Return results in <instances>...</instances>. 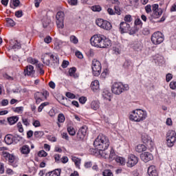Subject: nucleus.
Here are the masks:
<instances>
[{
    "instance_id": "obj_13",
    "label": "nucleus",
    "mask_w": 176,
    "mask_h": 176,
    "mask_svg": "<svg viewBox=\"0 0 176 176\" xmlns=\"http://www.w3.org/2000/svg\"><path fill=\"white\" fill-rule=\"evenodd\" d=\"M142 141L143 144H145L146 146L148 148H153V141L146 133H143L142 135Z\"/></svg>"
},
{
    "instance_id": "obj_10",
    "label": "nucleus",
    "mask_w": 176,
    "mask_h": 176,
    "mask_svg": "<svg viewBox=\"0 0 176 176\" xmlns=\"http://www.w3.org/2000/svg\"><path fill=\"white\" fill-rule=\"evenodd\" d=\"M96 25L100 28L103 30H106L107 31H109L112 30V23L107 20H104L102 19H98L96 21Z\"/></svg>"
},
{
    "instance_id": "obj_26",
    "label": "nucleus",
    "mask_w": 176,
    "mask_h": 176,
    "mask_svg": "<svg viewBox=\"0 0 176 176\" xmlns=\"http://www.w3.org/2000/svg\"><path fill=\"white\" fill-rule=\"evenodd\" d=\"M113 160H116V162L121 164V166H124V164H126V160L122 157H116V153H115V157L113 159Z\"/></svg>"
},
{
    "instance_id": "obj_49",
    "label": "nucleus",
    "mask_w": 176,
    "mask_h": 176,
    "mask_svg": "<svg viewBox=\"0 0 176 176\" xmlns=\"http://www.w3.org/2000/svg\"><path fill=\"white\" fill-rule=\"evenodd\" d=\"M56 25L58 28L63 30L64 28V21H56Z\"/></svg>"
},
{
    "instance_id": "obj_32",
    "label": "nucleus",
    "mask_w": 176,
    "mask_h": 176,
    "mask_svg": "<svg viewBox=\"0 0 176 176\" xmlns=\"http://www.w3.org/2000/svg\"><path fill=\"white\" fill-rule=\"evenodd\" d=\"M23 140V138L19 135H12V144H17Z\"/></svg>"
},
{
    "instance_id": "obj_59",
    "label": "nucleus",
    "mask_w": 176,
    "mask_h": 176,
    "mask_svg": "<svg viewBox=\"0 0 176 176\" xmlns=\"http://www.w3.org/2000/svg\"><path fill=\"white\" fill-rule=\"evenodd\" d=\"M17 127L19 129V133H23V131H24V129H23V124L21 122H19L17 123Z\"/></svg>"
},
{
    "instance_id": "obj_58",
    "label": "nucleus",
    "mask_w": 176,
    "mask_h": 176,
    "mask_svg": "<svg viewBox=\"0 0 176 176\" xmlns=\"http://www.w3.org/2000/svg\"><path fill=\"white\" fill-rule=\"evenodd\" d=\"M86 101H87V98L85 97V96H81L79 98V102L80 104H85Z\"/></svg>"
},
{
    "instance_id": "obj_35",
    "label": "nucleus",
    "mask_w": 176,
    "mask_h": 176,
    "mask_svg": "<svg viewBox=\"0 0 176 176\" xmlns=\"http://www.w3.org/2000/svg\"><path fill=\"white\" fill-rule=\"evenodd\" d=\"M76 72V67H72L69 69V76H73V78H76L75 73Z\"/></svg>"
},
{
    "instance_id": "obj_25",
    "label": "nucleus",
    "mask_w": 176,
    "mask_h": 176,
    "mask_svg": "<svg viewBox=\"0 0 176 176\" xmlns=\"http://www.w3.org/2000/svg\"><path fill=\"white\" fill-rule=\"evenodd\" d=\"M133 49L135 52H141V50H142V45L141 44V43H140L138 41H135L133 43Z\"/></svg>"
},
{
    "instance_id": "obj_24",
    "label": "nucleus",
    "mask_w": 176,
    "mask_h": 176,
    "mask_svg": "<svg viewBox=\"0 0 176 176\" xmlns=\"http://www.w3.org/2000/svg\"><path fill=\"white\" fill-rule=\"evenodd\" d=\"M61 175V169H56L45 174V176H60Z\"/></svg>"
},
{
    "instance_id": "obj_19",
    "label": "nucleus",
    "mask_w": 176,
    "mask_h": 176,
    "mask_svg": "<svg viewBox=\"0 0 176 176\" xmlns=\"http://www.w3.org/2000/svg\"><path fill=\"white\" fill-rule=\"evenodd\" d=\"M10 48L13 50L21 49V44L17 41L11 40L10 41Z\"/></svg>"
},
{
    "instance_id": "obj_7",
    "label": "nucleus",
    "mask_w": 176,
    "mask_h": 176,
    "mask_svg": "<svg viewBox=\"0 0 176 176\" xmlns=\"http://www.w3.org/2000/svg\"><path fill=\"white\" fill-rule=\"evenodd\" d=\"M153 13L151 16L148 17V20L152 21L153 19H159L163 14V10L159 8V4H154L152 6Z\"/></svg>"
},
{
    "instance_id": "obj_50",
    "label": "nucleus",
    "mask_w": 176,
    "mask_h": 176,
    "mask_svg": "<svg viewBox=\"0 0 176 176\" xmlns=\"http://www.w3.org/2000/svg\"><path fill=\"white\" fill-rule=\"evenodd\" d=\"M56 163H60L61 162V155L60 154H56L54 155Z\"/></svg>"
},
{
    "instance_id": "obj_8",
    "label": "nucleus",
    "mask_w": 176,
    "mask_h": 176,
    "mask_svg": "<svg viewBox=\"0 0 176 176\" xmlns=\"http://www.w3.org/2000/svg\"><path fill=\"white\" fill-rule=\"evenodd\" d=\"M101 63L97 59H94L91 64V69L94 76H98L101 74Z\"/></svg>"
},
{
    "instance_id": "obj_56",
    "label": "nucleus",
    "mask_w": 176,
    "mask_h": 176,
    "mask_svg": "<svg viewBox=\"0 0 176 176\" xmlns=\"http://www.w3.org/2000/svg\"><path fill=\"white\" fill-rule=\"evenodd\" d=\"M3 78L7 79V80H14V78L10 76H8V74H3Z\"/></svg>"
},
{
    "instance_id": "obj_3",
    "label": "nucleus",
    "mask_w": 176,
    "mask_h": 176,
    "mask_svg": "<svg viewBox=\"0 0 176 176\" xmlns=\"http://www.w3.org/2000/svg\"><path fill=\"white\" fill-rule=\"evenodd\" d=\"M1 151L3 160H8L10 166H12V167H17L19 164V158L16 157L13 154L5 151H8V148L5 146L1 147Z\"/></svg>"
},
{
    "instance_id": "obj_54",
    "label": "nucleus",
    "mask_w": 176,
    "mask_h": 176,
    "mask_svg": "<svg viewBox=\"0 0 176 176\" xmlns=\"http://www.w3.org/2000/svg\"><path fill=\"white\" fill-rule=\"evenodd\" d=\"M134 24L135 25H140V27H142V21H141L140 19L138 18L135 20Z\"/></svg>"
},
{
    "instance_id": "obj_20",
    "label": "nucleus",
    "mask_w": 176,
    "mask_h": 176,
    "mask_svg": "<svg viewBox=\"0 0 176 176\" xmlns=\"http://www.w3.org/2000/svg\"><path fill=\"white\" fill-rule=\"evenodd\" d=\"M49 56H50V60L52 61L54 65H58L60 64V58H58V56L54 55L53 54H49Z\"/></svg>"
},
{
    "instance_id": "obj_34",
    "label": "nucleus",
    "mask_w": 176,
    "mask_h": 176,
    "mask_svg": "<svg viewBox=\"0 0 176 176\" xmlns=\"http://www.w3.org/2000/svg\"><path fill=\"white\" fill-rule=\"evenodd\" d=\"M69 41L72 43H74V45H78V43H79V40L78 39V37H76L74 35L70 36Z\"/></svg>"
},
{
    "instance_id": "obj_27",
    "label": "nucleus",
    "mask_w": 176,
    "mask_h": 176,
    "mask_svg": "<svg viewBox=\"0 0 176 176\" xmlns=\"http://www.w3.org/2000/svg\"><path fill=\"white\" fill-rule=\"evenodd\" d=\"M135 151L138 153H142V152H145V151H146V146L144 144H138L135 148Z\"/></svg>"
},
{
    "instance_id": "obj_37",
    "label": "nucleus",
    "mask_w": 176,
    "mask_h": 176,
    "mask_svg": "<svg viewBox=\"0 0 176 176\" xmlns=\"http://www.w3.org/2000/svg\"><path fill=\"white\" fill-rule=\"evenodd\" d=\"M58 122L59 123H64L65 122V116L63 113H59L58 116Z\"/></svg>"
},
{
    "instance_id": "obj_16",
    "label": "nucleus",
    "mask_w": 176,
    "mask_h": 176,
    "mask_svg": "<svg viewBox=\"0 0 176 176\" xmlns=\"http://www.w3.org/2000/svg\"><path fill=\"white\" fill-rule=\"evenodd\" d=\"M141 160L144 162V163H148L151 160H153V155L149 152H144L140 155Z\"/></svg>"
},
{
    "instance_id": "obj_40",
    "label": "nucleus",
    "mask_w": 176,
    "mask_h": 176,
    "mask_svg": "<svg viewBox=\"0 0 176 176\" xmlns=\"http://www.w3.org/2000/svg\"><path fill=\"white\" fill-rule=\"evenodd\" d=\"M45 133H43V131H35L34 133V135L36 138H41V137H43V135H44Z\"/></svg>"
},
{
    "instance_id": "obj_53",
    "label": "nucleus",
    "mask_w": 176,
    "mask_h": 176,
    "mask_svg": "<svg viewBox=\"0 0 176 176\" xmlns=\"http://www.w3.org/2000/svg\"><path fill=\"white\" fill-rule=\"evenodd\" d=\"M34 98H40L43 100V94H42V92H36L34 94Z\"/></svg>"
},
{
    "instance_id": "obj_4",
    "label": "nucleus",
    "mask_w": 176,
    "mask_h": 176,
    "mask_svg": "<svg viewBox=\"0 0 176 176\" xmlns=\"http://www.w3.org/2000/svg\"><path fill=\"white\" fill-rule=\"evenodd\" d=\"M146 111L142 109H136L129 116V119L132 122H142L146 119Z\"/></svg>"
},
{
    "instance_id": "obj_48",
    "label": "nucleus",
    "mask_w": 176,
    "mask_h": 176,
    "mask_svg": "<svg viewBox=\"0 0 176 176\" xmlns=\"http://www.w3.org/2000/svg\"><path fill=\"white\" fill-rule=\"evenodd\" d=\"M38 156L39 157H46V156H47V153L43 150H41L38 153Z\"/></svg>"
},
{
    "instance_id": "obj_43",
    "label": "nucleus",
    "mask_w": 176,
    "mask_h": 176,
    "mask_svg": "<svg viewBox=\"0 0 176 176\" xmlns=\"http://www.w3.org/2000/svg\"><path fill=\"white\" fill-rule=\"evenodd\" d=\"M124 21L125 23H131L133 21V18L131 17V15L126 14L124 18Z\"/></svg>"
},
{
    "instance_id": "obj_6",
    "label": "nucleus",
    "mask_w": 176,
    "mask_h": 176,
    "mask_svg": "<svg viewBox=\"0 0 176 176\" xmlns=\"http://www.w3.org/2000/svg\"><path fill=\"white\" fill-rule=\"evenodd\" d=\"M151 42L153 45H160L164 41V34L161 32H155L151 36Z\"/></svg>"
},
{
    "instance_id": "obj_28",
    "label": "nucleus",
    "mask_w": 176,
    "mask_h": 176,
    "mask_svg": "<svg viewBox=\"0 0 176 176\" xmlns=\"http://www.w3.org/2000/svg\"><path fill=\"white\" fill-rule=\"evenodd\" d=\"M91 108L94 111H97V109H100V102L97 100H94L91 102Z\"/></svg>"
},
{
    "instance_id": "obj_55",
    "label": "nucleus",
    "mask_w": 176,
    "mask_h": 176,
    "mask_svg": "<svg viewBox=\"0 0 176 176\" xmlns=\"http://www.w3.org/2000/svg\"><path fill=\"white\" fill-rule=\"evenodd\" d=\"M66 97H67V98H72V100H74V98H76V96H75V94L71 92H67Z\"/></svg>"
},
{
    "instance_id": "obj_44",
    "label": "nucleus",
    "mask_w": 176,
    "mask_h": 176,
    "mask_svg": "<svg viewBox=\"0 0 176 176\" xmlns=\"http://www.w3.org/2000/svg\"><path fill=\"white\" fill-rule=\"evenodd\" d=\"M123 67L126 69H129V68L131 67V61L129 60H125V62L124 63Z\"/></svg>"
},
{
    "instance_id": "obj_9",
    "label": "nucleus",
    "mask_w": 176,
    "mask_h": 176,
    "mask_svg": "<svg viewBox=\"0 0 176 176\" xmlns=\"http://www.w3.org/2000/svg\"><path fill=\"white\" fill-rule=\"evenodd\" d=\"M176 142V133L175 131H169L166 133V144L169 148L174 146V144Z\"/></svg>"
},
{
    "instance_id": "obj_45",
    "label": "nucleus",
    "mask_w": 176,
    "mask_h": 176,
    "mask_svg": "<svg viewBox=\"0 0 176 176\" xmlns=\"http://www.w3.org/2000/svg\"><path fill=\"white\" fill-rule=\"evenodd\" d=\"M6 20L8 24H9V25H10V27H14V25H16V23H14V21H13V19H10V18H6Z\"/></svg>"
},
{
    "instance_id": "obj_42",
    "label": "nucleus",
    "mask_w": 176,
    "mask_h": 176,
    "mask_svg": "<svg viewBox=\"0 0 176 176\" xmlns=\"http://www.w3.org/2000/svg\"><path fill=\"white\" fill-rule=\"evenodd\" d=\"M12 111L17 113H20V112H23V111H24V107H14L12 108Z\"/></svg>"
},
{
    "instance_id": "obj_63",
    "label": "nucleus",
    "mask_w": 176,
    "mask_h": 176,
    "mask_svg": "<svg viewBox=\"0 0 176 176\" xmlns=\"http://www.w3.org/2000/svg\"><path fill=\"white\" fill-rule=\"evenodd\" d=\"M61 163H63V164H65V163H68V157L63 156L62 158H60Z\"/></svg>"
},
{
    "instance_id": "obj_22",
    "label": "nucleus",
    "mask_w": 176,
    "mask_h": 176,
    "mask_svg": "<svg viewBox=\"0 0 176 176\" xmlns=\"http://www.w3.org/2000/svg\"><path fill=\"white\" fill-rule=\"evenodd\" d=\"M50 52L45 53L44 55V57L42 58L43 64H45V65H50Z\"/></svg>"
},
{
    "instance_id": "obj_18",
    "label": "nucleus",
    "mask_w": 176,
    "mask_h": 176,
    "mask_svg": "<svg viewBox=\"0 0 176 176\" xmlns=\"http://www.w3.org/2000/svg\"><path fill=\"white\" fill-rule=\"evenodd\" d=\"M147 173L149 176H159V173L156 170V166L151 165L148 168Z\"/></svg>"
},
{
    "instance_id": "obj_39",
    "label": "nucleus",
    "mask_w": 176,
    "mask_h": 176,
    "mask_svg": "<svg viewBox=\"0 0 176 176\" xmlns=\"http://www.w3.org/2000/svg\"><path fill=\"white\" fill-rule=\"evenodd\" d=\"M27 61L30 64H33V65L38 64V60L33 58L32 57L28 58Z\"/></svg>"
},
{
    "instance_id": "obj_62",
    "label": "nucleus",
    "mask_w": 176,
    "mask_h": 176,
    "mask_svg": "<svg viewBox=\"0 0 176 176\" xmlns=\"http://www.w3.org/2000/svg\"><path fill=\"white\" fill-rule=\"evenodd\" d=\"M169 86H170V89H172V90H175L176 82L175 81L170 82Z\"/></svg>"
},
{
    "instance_id": "obj_21",
    "label": "nucleus",
    "mask_w": 176,
    "mask_h": 176,
    "mask_svg": "<svg viewBox=\"0 0 176 176\" xmlns=\"http://www.w3.org/2000/svg\"><path fill=\"white\" fill-rule=\"evenodd\" d=\"M21 153H22V155H29L30 152H31V149L30 148V146L25 144L23 145L21 148Z\"/></svg>"
},
{
    "instance_id": "obj_64",
    "label": "nucleus",
    "mask_w": 176,
    "mask_h": 176,
    "mask_svg": "<svg viewBox=\"0 0 176 176\" xmlns=\"http://www.w3.org/2000/svg\"><path fill=\"white\" fill-rule=\"evenodd\" d=\"M143 35H149L151 34V30H149L148 28H144L142 30Z\"/></svg>"
},
{
    "instance_id": "obj_46",
    "label": "nucleus",
    "mask_w": 176,
    "mask_h": 176,
    "mask_svg": "<svg viewBox=\"0 0 176 176\" xmlns=\"http://www.w3.org/2000/svg\"><path fill=\"white\" fill-rule=\"evenodd\" d=\"M114 10L115 14H118V16H120V14H122V11L120 10V8L118 6H114Z\"/></svg>"
},
{
    "instance_id": "obj_2",
    "label": "nucleus",
    "mask_w": 176,
    "mask_h": 176,
    "mask_svg": "<svg viewBox=\"0 0 176 176\" xmlns=\"http://www.w3.org/2000/svg\"><path fill=\"white\" fill-rule=\"evenodd\" d=\"M91 45L95 47L105 49L112 45L111 39L104 34H95L90 39Z\"/></svg>"
},
{
    "instance_id": "obj_15",
    "label": "nucleus",
    "mask_w": 176,
    "mask_h": 176,
    "mask_svg": "<svg viewBox=\"0 0 176 176\" xmlns=\"http://www.w3.org/2000/svg\"><path fill=\"white\" fill-rule=\"evenodd\" d=\"M24 75L25 76H31L34 78V75H35V70H34V66L29 65L25 67L24 69Z\"/></svg>"
},
{
    "instance_id": "obj_14",
    "label": "nucleus",
    "mask_w": 176,
    "mask_h": 176,
    "mask_svg": "<svg viewBox=\"0 0 176 176\" xmlns=\"http://www.w3.org/2000/svg\"><path fill=\"white\" fill-rule=\"evenodd\" d=\"M119 31L120 34H127L130 31V24L126 22H121L120 23Z\"/></svg>"
},
{
    "instance_id": "obj_11",
    "label": "nucleus",
    "mask_w": 176,
    "mask_h": 176,
    "mask_svg": "<svg viewBox=\"0 0 176 176\" xmlns=\"http://www.w3.org/2000/svg\"><path fill=\"white\" fill-rule=\"evenodd\" d=\"M138 157L135 155L131 154L128 156V160L126 162L127 167L131 168V167H134L138 163Z\"/></svg>"
},
{
    "instance_id": "obj_29",
    "label": "nucleus",
    "mask_w": 176,
    "mask_h": 176,
    "mask_svg": "<svg viewBox=\"0 0 176 176\" xmlns=\"http://www.w3.org/2000/svg\"><path fill=\"white\" fill-rule=\"evenodd\" d=\"M4 141L7 145H10L13 144V135H7L4 138Z\"/></svg>"
},
{
    "instance_id": "obj_1",
    "label": "nucleus",
    "mask_w": 176,
    "mask_h": 176,
    "mask_svg": "<svg viewBox=\"0 0 176 176\" xmlns=\"http://www.w3.org/2000/svg\"><path fill=\"white\" fill-rule=\"evenodd\" d=\"M110 144L109 138L104 134H99L94 142V146L96 149H98V154L101 157L109 159V160H113L115 150L113 148L108 150Z\"/></svg>"
},
{
    "instance_id": "obj_51",
    "label": "nucleus",
    "mask_w": 176,
    "mask_h": 176,
    "mask_svg": "<svg viewBox=\"0 0 176 176\" xmlns=\"http://www.w3.org/2000/svg\"><path fill=\"white\" fill-rule=\"evenodd\" d=\"M23 10H19L15 12V16L18 17V19H19L20 17H23Z\"/></svg>"
},
{
    "instance_id": "obj_33",
    "label": "nucleus",
    "mask_w": 176,
    "mask_h": 176,
    "mask_svg": "<svg viewBox=\"0 0 176 176\" xmlns=\"http://www.w3.org/2000/svg\"><path fill=\"white\" fill-rule=\"evenodd\" d=\"M56 21H64V12H58L56 15Z\"/></svg>"
},
{
    "instance_id": "obj_5",
    "label": "nucleus",
    "mask_w": 176,
    "mask_h": 176,
    "mask_svg": "<svg viewBox=\"0 0 176 176\" xmlns=\"http://www.w3.org/2000/svg\"><path fill=\"white\" fill-rule=\"evenodd\" d=\"M129 89V85L118 82H114L111 86V91L116 96H120V94H122L124 91H127Z\"/></svg>"
},
{
    "instance_id": "obj_12",
    "label": "nucleus",
    "mask_w": 176,
    "mask_h": 176,
    "mask_svg": "<svg viewBox=\"0 0 176 176\" xmlns=\"http://www.w3.org/2000/svg\"><path fill=\"white\" fill-rule=\"evenodd\" d=\"M86 134H87V127L86 126H82L77 133L76 140L78 141H83L85 137H86Z\"/></svg>"
},
{
    "instance_id": "obj_61",
    "label": "nucleus",
    "mask_w": 176,
    "mask_h": 176,
    "mask_svg": "<svg viewBox=\"0 0 176 176\" xmlns=\"http://www.w3.org/2000/svg\"><path fill=\"white\" fill-rule=\"evenodd\" d=\"M145 10H146V12H147L148 14L151 13L152 12V6L151 5H147L145 7Z\"/></svg>"
},
{
    "instance_id": "obj_30",
    "label": "nucleus",
    "mask_w": 176,
    "mask_h": 176,
    "mask_svg": "<svg viewBox=\"0 0 176 176\" xmlns=\"http://www.w3.org/2000/svg\"><path fill=\"white\" fill-rule=\"evenodd\" d=\"M10 6L12 9H14L15 8H19V6H20V0H11Z\"/></svg>"
},
{
    "instance_id": "obj_31",
    "label": "nucleus",
    "mask_w": 176,
    "mask_h": 176,
    "mask_svg": "<svg viewBox=\"0 0 176 176\" xmlns=\"http://www.w3.org/2000/svg\"><path fill=\"white\" fill-rule=\"evenodd\" d=\"M8 122L9 124H15L19 122V117L17 116H12L8 118Z\"/></svg>"
},
{
    "instance_id": "obj_47",
    "label": "nucleus",
    "mask_w": 176,
    "mask_h": 176,
    "mask_svg": "<svg viewBox=\"0 0 176 176\" xmlns=\"http://www.w3.org/2000/svg\"><path fill=\"white\" fill-rule=\"evenodd\" d=\"M91 10H93V12H101L102 8L100 6H93L91 7Z\"/></svg>"
},
{
    "instance_id": "obj_17",
    "label": "nucleus",
    "mask_w": 176,
    "mask_h": 176,
    "mask_svg": "<svg viewBox=\"0 0 176 176\" xmlns=\"http://www.w3.org/2000/svg\"><path fill=\"white\" fill-rule=\"evenodd\" d=\"M91 89L94 93H98L100 91V82L98 80H95L91 82Z\"/></svg>"
},
{
    "instance_id": "obj_23",
    "label": "nucleus",
    "mask_w": 176,
    "mask_h": 176,
    "mask_svg": "<svg viewBox=\"0 0 176 176\" xmlns=\"http://www.w3.org/2000/svg\"><path fill=\"white\" fill-rule=\"evenodd\" d=\"M102 96L104 100H109V101H111V96H112V94L108 91V89H104Z\"/></svg>"
},
{
    "instance_id": "obj_60",
    "label": "nucleus",
    "mask_w": 176,
    "mask_h": 176,
    "mask_svg": "<svg viewBox=\"0 0 176 176\" xmlns=\"http://www.w3.org/2000/svg\"><path fill=\"white\" fill-rule=\"evenodd\" d=\"M32 124L35 127H41V122H39L38 120H34Z\"/></svg>"
},
{
    "instance_id": "obj_38",
    "label": "nucleus",
    "mask_w": 176,
    "mask_h": 176,
    "mask_svg": "<svg viewBox=\"0 0 176 176\" xmlns=\"http://www.w3.org/2000/svg\"><path fill=\"white\" fill-rule=\"evenodd\" d=\"M67 133H69V135H75L76 132L75 131V129L72 126L67 127Z\"/></svg>"
},
{
    "instance_id": "obj_36",
    "label": "nucleus",
    "mask_w": 176,
    "mask_h": 176,
    "mask_svg": "<svg viewBox=\"0 0 176 176\" xmlns=\"http://www.w3.org/2000/svg\"><path fill=\"white\" fill-rule=\"evenodd\" d=\"M129 35H134V34H136L138 32V28L137 27H134L131 28V26H130V29L129 30Z\"/></svg>"
},
{
    "instance_id": "obj_41",
    "label": "nucleus",
    "mask_w": 176,
    "mask_h": 176,
    "mask_svg": "<svg viewBox=\"0 0 176 176\" xmlns=\"http://www.w3.org/2000/svg\"><path fill=\"white\" fill-rule=\"evenodd\" d=\"M103 176H113V173H112V171L109 169H106L102 172Z\"/></svg>"
},
{
    "instance_id": "obj_52",
    "label": "nucleus",
    "mask_w": 176,
    "mask_h": 176,
    "mask_svg": "<svg viewBox=\"0 0 176 176\" xmlns=\"http://www.w3.org/2000/svg\"><path fill=\"white\" fill-rule=\"evenodd\" d=\"M113 51L116 54H120V47H119V46L113 47Z\"/></svg>"
},
{
    "instance_id": "obj_57",
    "label": "nucleus",
    "mask_w": 176,
    "mask_h": 176,
    "mask_svg": "<svg viewBox=\"0 0 176 176\" xmlns=\"http://www.w3.org/2000/svg\"><path fill=\"white\" fill-rule=\"evenodd\" d=\"M68 3L72 6H76V5H78V0H68Z\"/></svg>"
}]
</instances>
